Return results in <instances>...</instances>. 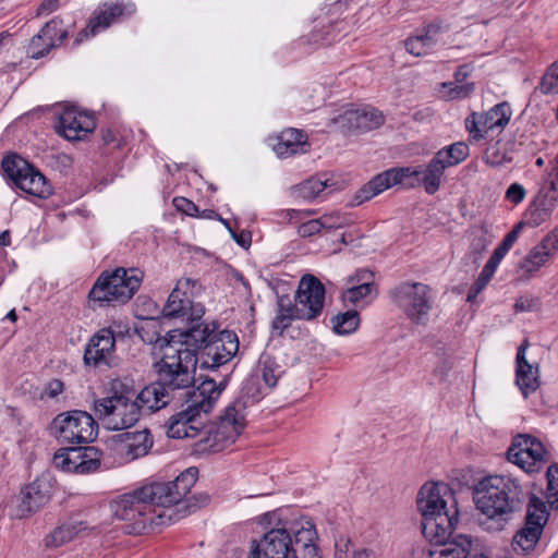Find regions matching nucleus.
Returning a JSON list of instances; mask_svg holds the SVG:
<instances>
[{"label":"nucleus","mask_w":558,"mask_h":558,"mask_svg":"<svg viewBox=\"0 0 558 558\" xmlns=\"http://www.w3.org/2000/svg\"><path fill=\"white\" fill-rule=\"evenodd\" d=\"M246 401L238 398L231 402L220 417V422L214 428L202 429V422H198L201 413L184 404L185 408L172 414L167 424V435L170 438H195L205 435L199 440L203 450L219 452L232 445L246 424Z\"/></svg>","instance_id":"nucleus-1"},{"label":"nucleus","mask_w":558,"mask_h":558,"mask_svg":"<svg viewBox=\"0 0 558 558\" xmlns=\"http://www.w3.org/2000/svg\"><path fill=\"white\" fill-rule=\"evenodd\" d=\"M197 364V354L166 343L162 359L157 364L158 378L141 390L138 399L150 411L167 407L177 396L182 397L194 386Z\"/></svg>","instance_id":"nucleus-2"},{"label":"nucleus","mask_w":558,"mask_h":558,"mask_svg":"<svg viewBox=\"0 0 558 558\" xmlns=\"http://www.w3.org/2000/svg\"><path fill=\"white\" fill-rule=\"evenodd\" d=\"M417 507L422 513V533L435 547L452 538L458 522V509L453 493L444 483L424 484L417 496Z\"/></svg>","instance_id":"nucleus-3"},{"label":"nucleus","mask_w":558,"mask_h":558,"mask_svg":"<svg viewBox=\"0 0 558 558\" xmlns=\"http://www.w3.org/2000/svg\"><path fill=\"white\" fill-rule=\"evenodd\" d=\"M476 507L489 519L506 522L520 511L525 492L519 481L509 475H489L475 489Z\"/></svg>","instance_id":"nucleus-4"},{"label":"nucleus","mask_w":558,"mask_h":558,"mask_svg":"<svg viewBox=\"0 0 558 558\" xmlns=\"http://www.w3.org/2000/svg\"><path fill=\"white\" fill-rule=\"evenodd\" d=\"M197 469L189 468L183 471L180 475L177 476L174 481L171 482H155L140 488L142 498L151 506L153 515L168 511L171 513V520L165 518V525L180 519V515H177L173 506L177 508L181 505L184 508H199L208 504L209 496L207 494H201L197 499V505H192L190 499L184 500L186 495L190 493L191 488L195 485L197 481Z\"/></svg>","instance_id":"nucleus-5"},{"label":"nucleus","mask_w":558,"mask_h":558,"mask_svg":"<svg viewBox=\"0 0 558 558\" xmlns=\"http://www.w3.org/2000/svg\"><path fill=\"white\" fill-rule=\"evenodd\" d=\"M312 523L310 519L300 518L279 522L259 539L252 541L251 558H291L294 554V541Z\"/></svg>","instance_id":"nucleus-6"},{"label":"nucleus","mask_w":558,"mask_h":558,"mask_svg":"<svg viewBox=\"0 0 558 558\" xmlns=\"http://www.w3.org/2000/svg\"><path fill=\"white\" fill-rule=\"evenodd\" d=\"M143 411L151 412L140 399L113 391L94 401V412L104 427L110 430L126 429L136 424Z\"/></svg>","instance_id":"nucleus-7"},{"label":"nucleus","mask_w":558,"mask_h":558,"mask_svg":"<svg viewBox=\"0 0 558 558\" xmlns=\"http://www.w3.org/2000/svg\"><path fill=\"white\" fill-rule=\"evenodd\" d=\"M141 490L123 494L110 502L111 513L123 521L130 522L126 525L128 533L143 534L148 529L153 530L155 526L165 525V518L171 520V513L168 511L160 512L153 515V508L144 498H142Z\"/></svg>","instance_id":"nucleus-8"},{"label":"nucleus","mask_w":558,"mask_h":558,"mask_svg":"<svg viewBox=\"0 0 558 558\" xmlns=\"http://www.w3.org/2000/svg\"><path fill=\"white\" fill-rule=\"evenodd\" d=\"M142 280L143 272L137 268H117L112 274H102L97 279L88 298L100 307L114 302L125 303L138 290Z\"/></svg>","instance_id":"nucleus-9"},{"label":"nucleus","mask_w":558,"mask_h":558,"mask_svg":"<svg viewBox=\"0 0 558 558\" xmlns=\"http://www.w3.org/2000/svg\"><path fill=\"white\" fill-rule=\"evenodd\" d=\"M389 298L411 323L422 326L428 323L434 303L433 290L428 284L402 281L389 290Z\"/></svg>","instance_id":"nucleus-10"},{"label":"nucleus","mask_w":558,"mask_h":558,"mask_svg":"<svg viewBox=\"0 0 558 558\" xmlns=\"http://www.w3.org/2000/svg\"><path fill=\"white\" fill-rule=\"evenodd\" d=\"M98 425L85 411H69L57 415L50 425V433L62 444L80 445L97 437Z\"/></svg>","instance_id":"nucleus-11"},{"label":"nucleus","mask_w":558,"mask_h":558,"mask_svg":"<svg viewBox=\"0 0 558 558\" xmlns=\"http://www.w3.org/2000/svg\"><path fill=\"white\" fill-rule=\"evenodd\" d=\"M202 286L191 278H181L177 281L167 303L162 308L165 317H184L186 320H197L205 314L202 304H195L193 298L201 292Z\"/></svg>","instance_id":"nucleus-12"},{"label":"nucleus","mask_w":558,"mask_h":558,"mask_svg":"<svg viewBox=\"0 0 558 558\" xmlns=\"http://www.w3.org/2000/svg\"><path fill=\"white\" fill-rule=\"evenodd\" d=\"M5 174L22 191L39 198L51 195V186L35 167L20 156H8L2 160Z\"/></svg>","instance_id":"nucleus-13"},{"label":"nucleus","mask_w":558,"mask_h":558,"mask_svg":"<svg viewBox=\"0 0 558 558\" xmlns=\"http://www.w3.org/2000/svg\"><path fill=\"white\" fill-rule=\"evenodd\" d=\"M509 462L518 465L526 473L539 471L548 460L544 445L530 435H519L507 451Z\"/></svg>","instance_id":"nucleus-14"},{"label":"nucleus","mask_w":558,"mask_h":558,"mask_svg":"<svg viewBox=\"0 0 558 558\" xmlns=\"http://www.w3.org/2000/svg\"><path fill=\"white\" fill-rule=\"evenodd\" d=\"M512 116V110L507 101L492 107L485 112H472L465 119V129L473 141H481L487 136L490 131L502 132L508 125Z\"/></svg>","instance_id":"nucleus-15"},{"label":"nucleus","mask_w":558,"mask_h":558,"mask_svg":"<svg viewBox=\"0 0 558 558\" xmlns=\"http://www.w3.org/2000/svg\"><path fill=\"white\" fill-rule=\"evenodd\" d=\"M213 338L197 354L201 368H218L227 364L239 350V340L233 331H217Z\"/></svg>","instance_id":"nucleus-16"},{"label":"nucleus","mask_w":558,"mask_h":558,"mask_svg":"<svg viewBox=\"0 0 558 558\" xmlns=\"http://www.w3.org/2000/svg\"><path fill=\"white\" fill-rule=\"evenodd\" d=\"M191 326L185 330H170L165 341L167 344H175L177 349H189L198 354L206 342H209L218 331V324L205 323L201 319L189 320Z\"/></svg>","instance_id":"nucleus-17"},{"label":"nucleus","mask_w":558,"mask_h":558,"mask_svg":"<svg viewBox=\"0 0 558 558\" xmlns=\"http://www.w3.org/2000/svg\"><path fill=\"white\" fill-rule=\"evenodd\" d=\"M325 293L324 284L315 276L305 275L301 278L294 301L303 320H313L322 314Z\"/></svg>","instance_id":"nucleus-18"},{"label":"nucleus","mask_w":558,"mask_h":558,"mask_svg":"<svg viewBox=\"0 0 558 558\" xmlns=\"http://www.w3.org/2000/svg\"><path fill=\"white\" fill-rule=\"evenodd\" d=\"M385 122V117L378 109L365 106L357 109H347L331 120L335 129L343 134L351 132H368L378 129Z\"/></svg>","instance_id":"nucleus-19"},{"label":"nucleus","mask_w":558,"mask_h":558,"mask_svg":"<svg viewBox=\"0 0 558 558\" xmlns=\"http://www.w3.org/2000/svg\"><path fill=\"white\" fill-rule=\"evenodd\" d=\"M417 173H420V171L412 170L411 168H393L384 171L374 177L356 192L353 203L354 205H361L397 184L410 186L412 183H408L405 180L412 174Z\"/></svg>","instance_id":"nucleus-20"},{"label":"nucleus","mask_w":558,"mask_h":558,"mask_svg":"<svg viewBox=\"0 0 558 558\" xmlns=\"http://www.w3.org/2000/svg\"><path fill=\"white\" fill-rule=\"evenodd\" d=\"M116 338L110 328L97 331L87 342L84 351V363L93 367H112L114 359Z\"/></svg>","instance_id":"nucleus-21"},{"label":"nucleus","mask_w":558,"mask_h":558,"mask_svg":"<svg viewBox=\"0 0 558 558\" xmlns=\"http://www.w3.org/2000/svg\"><path fill=\"white\" fill-rule=\"evenodd\" d=\"M135 11L132 3L124 4L123 2H106L100 5L94 13L88 25L82 29L76 38V43L96 35L97 33L108 28L113 23L119 22L124 16H130Z\"/></svg>","instance_id":"nucleus-22"},{"label":"nucleus","mask_w":558,"mask_h":558,"mask_svg":"<svg viewBox=\"0 0 558 558\" xmlns=\"http://www.w3.org/2000/svg\"><path fill=\"white\" fill-rule=\"evenodd\" d=\"M226 386V378H222L217 383L214 378L206 377L192 390H185L183 393V397H185V404H189L201 414H207L214 409L215 403L219 399Z\"/></svg>","instance_id":"nucleus-23"},{"label":"nucleus","mask_w":558,"mask_h":558,"mask_svg":"<svg viewBox=\"0 0 558 558\" xmlns=\"http://www.w3.org/2000/svg\"><path fill=\"white\" fill-rule=\"evenodd\" d=\"M226 386V378H222L217 383L214 378L206 377L192 390H185L183 393V397H185V404H189L201 414H207L214 409L215 403L219 399Z\"/></svg>","instance_id":"nucleus-24"},{"label":"nucleus","mask_w":558,"mask_h":558,"mask_svg":"<svg viewBox=\"0 0 558 558\" xmlns=\"http://www.w3.org/2000/svg\"><path fill=\"white\" fill-rule=\"evenodd\" d=\"M50 497L48 482L44 478H36L21 490L16 515L25 518L37 512L49 501Z\"/></svg>","instance_id":"nucleus-25"},{"label":"nucleus","mask_w":558,"mask_h":558,"mask_svg":"<svg viewBox=\"0 0 558 558\" xmlns=\"http://www.w3.org/2000/svg\"><path fill=\"white\" fill-rule=\"evenodd\" d=\"M558 204V193L539 183L534 201L524 214V227L536 228L549 219Z\"/></svg>","instance_id":"nucleus-26"},{"label":"nucleus","mask_w":558,"mask_h":558,"mask_svg":"<svg viewBox=\"0 0 558 558\" xmlns=\"http://www.w3.org/2000/svg\"><path fill=\"white\" fill-rule=\"evenodd\" d=\"M94 128L95 121L90 116L68 108L59 116L57 131L68 140H80L82 135L92 132Z\"/></svg>","instance_id":"nucleus-27"},{"label":"nucleus","mask_w":558,"mask_h":558,"mask_svg":"<svg viewBox=\"0 0 558 558\" xmlns=\"http://www.w3.org/2000/svg\"><path fill=\"white\" fill-rule=\"evenodd\" d=\"M118 437L120 438L118 451L126 461H133L146 456L154 444L148 429L126 432Z\"/></svg>","instance_id":"nucleus-28"},{"label":"nucleus","mask_w":558,"mask_h":558,"mask_svg":"<svg viewBox=\"0 0 558 558\" xmlns=\"http://www.w3.org/2000/svg\"><path fill=\"white\" fill-rule=\"evenodd\" d=\"M529 342L525 340L518 349L517 352V378L515 383L526 398L530 393L534 392L539 387L538 369L530 364L525 359V352Z\"/></svg>","instance_id":"nucleus-29"},{"label":"nucleus","mask_w":558,"mask_h":558,"mask_svg":"<svg viewBox=\"0 0 558 558\" xmlns=\"http://www.w3.org/2000/svg\"><path fill=\"white\" fill-rule=\"evenodd\" d=\"M441 26L436 23L425 26L420 34L409 37L404 41L407 51L415 57L432 53L439 44Z\"/></svg>","instance_id":"nucleus-30"},{"label":"nucleus","mask_w":558,"mask_h":558,"mask_svg":"<svg viewBox=\"0 0 558 558\" xmlns=\"http://www.w3.org/2000/svg\"><path fill=\"white\" fill-rule=\"evenodd\" d=\"M310 144L307 135L298 129L283 130L274 145V150L280 158L307 151Z\"/></svg>","instance_id":"nucleus-31"},{"label":"nucleus","mask_w":558,"mask_h":558,"mask_svg":"<svg viewBox=\"0 0 558 558\" xmlns=\"http://www.w3.org/2000/svg\"><path fill=\"white\" fill-rule=\"evenodd\" d=\"M472 548V538L460 534L451 541L429 551V558H468Z\"/></svg>","instance_id":"nucleus-32"},{"label":"nucleus","mask_w":558,"mask_h":558,"mask_svg":"<svg viewBox=\"0 0 558 558\" xmlns=\"http://www.w3.org/2000/svg\"><path fill=\"white\" fill-rule=\"evenodd\" d=\"M410 168L412 170L420 171V173L412 174L405 181L408 183H411L409 180L412 177H418L420 174H423L422 182L424 184V189H425L426 193L429 195L435 194L439 190L440 183H441V178L444 177L445 170L447 169V167L442 163L441 159H439L436 156H434L433 159L428 162V165L426 166V169L424 171L420 167L418 168L410 167Z\"/></svg>","instance_id":"nucleus-33"},{"label":"nucleus","mask_w":558,"mask_h":558,"mask_svg":"<svg viewBox=\"0 0 558 558\" xmlns=\"http://www.w3.org/2000/svg\"><path fill=\"white\" fill-rule=\"evenodd\" d=\"M541 525L534 527L526 523L513 537L512 547L518 555H531L534 553L543 531Z\"/></svg>","instance_id":"nucleus-34"},{"label":"nucleus","mask_w":558,"mask_h":558,"mask_svg":"<svg viewBox=\"0 0 558 558\" xmlns=\"http://www.w3.org/2000/svg\"><path fill=\"white\" fill-rule=\"evenodd\" d=\"M317 532L314 523L303 531L300 538L294 541V554L291 558H322L316 546Z\"/></svg>","instance_id":"nucleus-35"},{"label":"nucleus","mask_w":558,"mask_h":558,"mask_svg":"<svg viewBox=\"0 0 558 558\" xmlns=\"http://www.w3.org/2000/svg\"><path fill=\"white\" fill-rule=\"evenodd\" d=\"M329 186L328 180L312 177L291 189L294 198L311 202Z\"/></svg>","instance_id":"nucleus-36"},{"label":"nucleus","mask_w":558,"mask_h":558,"mask_svg":"<svg viewBox=\"0 0 558 558\" xmlns=\"http://www.w3.org/2000/svg\"><path fill=\"white\" fill-rule=\"evenodd\" d=\"M82 447L61 448L53 456V464L63 472L76 473Z\"/></svg>","instance_id":"nucleus-37"},{"label":"nucleus","mask_w":558,"mask_h":558,"mask_svg":"<svg viewBox=\"0 0 558 558\" xmlns=\"http://www.w3.org/2000/svg\"><path fill=\"white\" fill-rule=\"evenodd\" d=\"M469 154V146L464 142H457L439 149L435 156L441 159L442 163L449 168L464 161Z\"/></svg>","instance_id":"nucleus-38"},{"label":"nucleus","mask_w":558,"mask_h":558,"mask_svg":"<svg viewBox=\"0 0 558 558\" xmlns=\"http://www.w3.org/2000/svg\"><path fill=\"white\" fill-rule=\"evenodd\" d=\"M548 251L542 248L539 244L534 246L520 263V271L526 277L538 271L550 258Z\"/></svg>","instance_id":"nucleus-39"},{"label":"nucleus","mask_w":558,"mask_h":558,"mask_svg":"<svg viewBox=\"0 0 558 558\" xmlns=\"http://www.w3.org/2000/svg\"><path fill=\"white\" fill-rule=\"evenodd\" d=\"M547 520L548 512L545 502L535 495H531L527 504L525 523L534 527L541 525L539 530L544 531Z\"/></svg>","instance_id":"nucleus-40"},{"label":"nucleus","mask_w":558,"mask_h":558,"mask_svg":"<svg viewBox=\"0 0 558 558\" xmlns=\"http://www.w3.org/2000/svg\"><path fill=\"white\" fill-rule=\"evenodd\" d=\"M258 373L268 389L274 388L281 375V368L270 355H262L258 362Z\"/></svg>","instance_id":"nucleus-41"},{"label":"nucleus","mask_w":558,"mask_h":558,"mask_svg":"<svg viewBox=\"0 0 558 558\" xmlns=\"http://www.w3.org/2000/svg\"><path fill=\"white\" fill-rule=\"evenodd\" d=\"M82 523L80 524H63L53 530V532L46 536L45 542L47 546L59 547L72 541L78 532L82 531Z\"/></svg>","instance_id":"nucleus-42"},{"label":"nucleus","mask_w":558,"mask_h":558,"mask_svg":"<svg viewBox=\"0 0 558 558\" xmlns=\"http://www.w3.org/2000/svg\"><path fill=\"white\" fill-rule=\"evenodd\" d=\"M331 324L336 333L350 335L359 327L360 317L356 311H347L333 316Z\"/></svg>","instance_id":"nucleus-43"},{"label":"nucleus","mask_w":558,"mask_h":558,"mask_svg":"<svg viewBox=\"0 0 558 558\" xmlns=\"http://www.w3.org/2000/svg\"><path fill=\"white\" fill-rule=\"evenodd\" d=\"M335 558H374V553L367 548L355 547L351 539L341 537L336 542Z\"/></svg>","instance_id":"nucleus-44"},{"label":"nucleus","mask_w":558,"mask_h":558,"mask_svg":"<svg viewBox=\"0 0 558 558\" xmlns=\"http://www.w3.org/2000/svg\"><path fill=\"white\" fill-rule=\"evenodd\" d=\"M100 451L95 447H82L77 474H88L97 471L100 466Z\"/></svg>","instance_id":"nucleus-45"},{"label":"nucleus","mask_w":558,"mask_h":558,"mask_svg":"<svg viewBox=\"0 0 558 558\" xmlns=\"http://www.w3.org/2000/svg\"><path fill=\"white\" fill-rule=\"evenodd\" d=\"M537 88L543 95L558 94V60L546 69Z\"/></svg>","instance_id":"nucleus-46"},{"label":"nucleus","mask_w":558,"mask_h":558,"mask_svg":"<svg viewBox=\"0 0 558 558\" xmlns=\"http://www.w3.org/2000/svg\"><path fill=\"white\" fill-rule=\"evenodd\" d=\"M39 34L45 37V40H49L50 46L61 44L68 37V32L62 29V21L59 19H52L46 23Z\"/></svg>","instance_id":"nucleus-47"},{"label":"nucleus","mask_w":558,"mask_h":558,"mask_svg":"<svg viewBox=\"0 0 558 558\" xmlns=\"http://www.w3.org/2000/svg\"><path fill=\"white\" fill-rule=\"evenodd\" d=\"M484 161L492 167H499L511 161L508 154L496 143L488 147L483 157Z\"/></svg>","instance_id":"nucleus-48"},{"label":"nucleus","mask_w":558,"mask_h":558,"mask_svg":"<svg viewBox=\"0 0 558 558\" xmlns=\"http://www.w3.org/2000/svg\"><path fill=\"white\" fill-rule=\"evenodd\" d=\"M374 289L375 284H353L351 288L347 289L343 292L342 299L344 302L356 304L357 302L362 301L364 298L369 295Z\"/></svg>","instance_id":"nucleus-49"},{"label":"nucleus","mask_w":558,"mask_h":558,"mask_svg":"<svg viewBox=\"0 0 558 558\" xmlns=\"http://www.w3.org/2000/svg\"><path fill=\"white\" fill-rule=\"evenodd\" d=\"M54 46L49 45V40H45V37H41V35L38 33L35 35L27 47V54L32 59H40L45 57L51 48Z\"/></svg>","instance_id":"nucleus-50"},{"label":"nucleus","mask_w":558,"mask_h":558,"mask_svg":"<svg viewBox=\"0 0 558 558\" xmlns=\"http://www.w3.org/2000/svg\"><path fill=\"white\" fill-rule=\"evenodd\" d=\"M547 476V498L551 506L558 507V465H550Z\"/></svg>","instance_id":"nucleus-51"},{"label":"nucleus","mask_w":558,"mask_h":558,"mask_svg":"<svg viewBox=\"0 0 558 558\" xmlns=\"http://www.w3.org/2000/svg\"><path fill=\"white\" fill-rule=\"evenodd\" d=\"M277 314L302 319L301 312L295 301L292 302L289 295H280L277 301Z\"/></svg>","instance_id":"nucleus-52"},{"label":"nucleus","mask_w":558,"mask_h":558,"mask_svg":"<svg viewBox=\"0 0 558 558\" xmlns=\"http://www.w3.org/2000/svg\"><path fill=\"white\" fill-rule=\"evenodd\" d=\"M444 87L448 88V97L450 99L469 97L474 90V84L469 83H444Z\"/></svg>","instance_id":"nucleus-53"},{"label":"nucleus","mask_w":558,"mask_h":558,"mask_svg":"<svg viewBox=\"0 0 558 558\" xmlns=\"http://www.w3.org/2000/svg\"><path fill=\"white\" fill-rule=\"evenodd\" d=\"M493 275L487 272L486 270L482 269L478 278L475 280V282L471 286L466 300L468 302H473L477 295L485 289V287L490 281Z\"/></svg>","instance_id":"nucleus-54"},{"label":"nucleus","mask_w":558,"mask_h":558,"mask_svg":"<svg viewBox=\"0 0 558 558\" xmlns=\"http://www.w3.org/2000/svg\"><path fill=\"white\" fill-rule=\"evenodd\" d=\"M323 230L320 217L317 219H311L301 223L298 228V233L302 238H308L317 234Z\"/></svg>","instance_id":"nucleus-55"},{"label":"nucleus","mask_w":558,"mask_h":558,"mask_svg":"<svg viewBox=\"0 0 558 558\" xmlns=\"http://www.w3.org/2000/svg\"><path fill=\"white\" fill-rule=\"evenodd\" d=\"M525 195L526 191L524 186L517 182L510 184L506 191V198L514 205L522 203L523 199L525 198Z\"/></svg>","instance_id":"nucleus-56"},{"label":"nucleus","mask_w":558,"mask_h":558,"mask_svg":"<svg viewBox=\"0 0 558 558\" xmlns=\"http://www.w3.org/2000/svg\"><path fill=\"white\" fill-rule=\"evenodd\" d=\"M174 207L191 217H197L199 209L198 207L190 199L185 197H175L173 199Z\"/></svg>","instance_id":"nucleus-57"},{"label":"nucleus","mask_w":558,"mask_h":558,"mask_svg":"<svg viewBox=\"0 0 558 558\" xmlns=\"http://www.w3.org/2000/svg\"><path fill=\"white\" fill-rule=\"evenodd\" d=\"M542 248L553 256L558 250V226L555 227L539 243Z\"/></svg>","instance_id":"nucleus-58"},{"label":"nucleus","mask_w":558,"mask_h":558,"mask_svg":"<svg viewBox=\"0 0 558 558\" xmlns=\"http://www.w3.org/2000/svg\"><path fill=\"white\" fill-rule=\"evenodd\" d=\"M349 282L353 284H374V274L367 268H361L349 278Z\"/></svg>","instance_id":"nucleus-59"},{"label":"nucleus","mask_w":558,"mask_h":558,"mask_svg":"<svg viewBox=\"0 0 558 558\" xmlns=\"http://www.w3.org/2000/svg\"><path fill=\"white\" fill-rule=\"evenodd\" d=\"M323 229H337L341 228L344 223V218L338 214H327L320 217Z\"/></svg>","instance_id":"nucleus-60"},{"label":"nucleus","mask_w":558,"mask_h":558,"mask_svg":"<svg viewBox=\"0 0 558 558\" xmlns=\"http://www.w3.org/2000/svg\"><path fill=\"white\" fill-rule=\"evenodd\" d=\"M294 317L276 314L271 327L274 332L278 336H282L284 330L289 328L294 320Z\"/></svg>","instance_id":"nucleus-61"},{"label":"nucleus","mask_w":558,"mask_h":558,"mask_svg":"<svg viewBox=\"0 0 558 558\" xmlns=\"http://www.w3.org/2000/svg\"><path fill=\"white\" fill-rule=\"evenodd\" d=\"M538 307V300L529 296H520L517 299L514 308L517 312H533Z\"/></svg>","instance_id":"nucleus-62"},{"label":"nucleus","mask_w":558,"mask_h":558,"mask_svg":"<svg viewBox=\"0 0 558 558\" xmlns=\"http://www.w3.org/2000/svg\"><path fill=\"white\" fill-rule=\"evenodd\" d=\"M59 8V0H43L36 10V16H47Z\"/></svg>","instance_id":"nucleus-63"},{"label":"nucleus","mask_w":558,"mask_h":558,"mask_svg":"<svg viewBox=\"0 0 558 558\" xmlns=\"http://www.w3.org/2000/svg\"><path fill=\"white\" fill-rule=\"evenodd\" d=\"M284 218L289 220V222H300L301 220L307 218L312 215L311 210H298V209H288L282 213Z\"/></svg>","instance_id":"nucleus-64"}]
</instances>
